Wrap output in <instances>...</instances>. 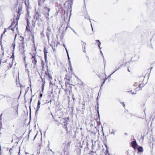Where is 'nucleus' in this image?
<instances>
[{
	"label": "nucleus",
	"mask_w": 155,
	"mask_h": 155,
	"mask_svg": "<svg viewBox=\"0 0 155 155\" xmlns=\"http://www.w3.org/2000/svg\"><path fill=\"white\" fill-rule=\"evenodd\" d=\"M50 10V9L49 8L45 7L44 8V14L45 15V16L48 19H49V12Z\"/></svg>",
	"instance_id": "f257e3e1"
},
{
	"label": "nucleus",
	"mask_w": 155,
	"mask_h": 155,
	"mask_svg": "<svg viewBox=\"0 0 155 155\" xmlns=\"http://www.w3.org/2000/svg\"><path fill=\"white\" fill-rule=\"evenodd\" d=\"M141 85V82H135L134 84V89L136 90L139 88V89L140 88Z\"/></svg>",
	"instance_id": "f03ea898"
},
{
	"label": "nucleus",
	"mask_w": 155,
	"mask_h": 155,
	"mask_svg": "<svg viewBox=\"0 0 155 155\" xmlns=\"http://www.w3.org/2000/svg\"><path fill=\"white\" fill-rule=\"evenodd\" d=\"M132 146L134 149H135L137 146V144L135 140L133 141L131 143Z\"/></svg>",
	"instance_id": "7ed1b4c3"
},
{
	"label": "nucleus",
	"mask_w": 155,
	"mask_h": 155,
	"mask_svg": "<svg viewBox=\"0 0 155 155\" xmlns=\"http://www.w3.org/2000/svg\"><path fill=\"white\" fill-rule=\"evenodd\" d=\"M14 26L15 28H16L17 30L18 29V26H17V24H15L13 23H12V24L11 26H10L11 29V30H12L13 31H14V28H13Z\"/></svg>",
	"instance_id": "20e7f679"
},
{
	"label": "nucleus",
	"mask_w": 155,
	"mask_h": 155,
	"mask_svg": "<svg viewBox=\"0 0 155 155\" xmlns=\"http://www.w3.org/2000/svg\"><path fill=\"white\" fill-rule=\"evenodd\" d=\"M40 16L39 14L38 13H36L34 16V19H35L36 20H38V18H39Z\"/></svg>",
	"instance_id": "39448f33"
},
{
	"label": "nucleus",
	"mask_w": 155,
	"mask_h": 155,
	"mask_svg": "<svg viewBox=\"0 0 155 155\" xmlns=\"http://www.w3.org/2000/svg\"><path fill=\"white\" fill-rule=\"evenodd\" d=\"M138 151L139 152H142L143 151V148L141 146L137 148Z\"/></svg>",
	"instance_id": "423d86ee"
},
{
	"label": "nucleus",
	"mask_w": 155,
	"mask_h": 155,
	"mask_svg": "<svg viewBox=\"0 0 155 155\" xmlns=\"http://www.w3.org/2000/svg\"><path fill=\"white\" fill-rule=\"evenodd\" d=\"M40 107V106L37 105V106L36 107V114H37L38 113V112L39 109Z\"/></svg>",
	"instance_id": "0eeeda50"
},
{
	"label": "nucleus",
	"mask_w": 155,
	"mask_h": 155,
	"mask_svg": "<svg viewBox=\"0 0 155 155\" xmlns=\"http://www.w3.org/2000/svg\"><path fill=\"white\" fill-rule=\"evenodd\" d=\"M69 69H70V71L71 72H72L73 71V70L72 69L71 63H70V66H69Z\"/></svg>",
	"instance_id": "6e6552de"
},
{
	"label": "nucleus",
	"mask_w": 155,
	"mask_h": 155,
	"mask_svg": "<svg viewBox=\"0 0 155 155\" xmlns=\"http://www.w3.org/2000/svg\"><path fill=\"white\" fill-rule=\"evenodd\" d=\"M96 41H97L98 42H99V44H98V47H99V48L100 49H101V47H100V46L101 44V42L100 41H99V40H97Z\"/></svg>",
	"instance_id": "1a4fd4ad"
},
{
	"label": "nucleus",
	"mask_w": 155,
	"mask_h": 155,
	"mask_svg": "<svg viewBox=\"0 0 155 155\" xmlns=\"http://www.w3.org/2000/svg\"><path fill=\"white\" fill-rule=\"evenodd\" d=\"M82 46H84V48H85V46L86 45V43L82 41Z\"/></svg>",
	"instance_id": "9d476101"
},
{
	"label": "nucleus",
	"mask_w": 155,
	"mask_h": 155,
	"mask_svg": "<svg viewBox=\"0 0 155 155\" xmlns=\"http://www.w3.org/2000/svg\"><path fill=\"white\" fill-rule=\"evenodd\" d=\"M64 121H66V122H67L69 120V117L68 118H64Z\"/></svg>",
	"instance_id": "9b49d317"
},
{
	"label": "nucleus",
	"mask_w": 155,
	"mask_h": 155,
	"mask_svg": "<svg viewBox=\"0 0 155 155\" xmlns=\"http://www.w3.org/2000/svg\"><path fill=\"white\" fill-rule=\"evenodd\" d=\"M39 2V4H40V3H43L44 2L45 0H38Z\"/></svg>",
	"instance_id": "f8f14e48"
},
{
	"label": "nucleus",
	"mask_w": 155,
	"mask_h": 155,
	"mask_svg": "<svg viewBox=\"0 0 155 155\" xmlns=\"http://www.w3.org/2000/svg\"><path fill=\"white\" fill-rule=\"evenodd\" d=\"M115 131L114 130H113L112 131L110 132V133L111 134H113L114 135L115 134Z\"/></svg>",
	"instance_id": "ddd939ff"
},
{
	"label": "nucleus",
	"mask_w": 155,
	"mask_h": 155,
	"mask_svg": "<svg viewBox=\"0 0 155 155\" xmlns=\"http://www.w3.org/2000/svg\"><path fill=\"white\" fill-rule=\"evenodd\" d=\"M130 92H131L132 93V94H136V91L133 92L132 90H131L130 91Z\"/></svg>",
	"instance_id": "4468645a"
},
{
	"label": "nucleus",
	"mask_w": 155,
	"mask_h": 155,
	"mask_svg": "<svg viewBox=\"0 0 155 155\" xmlns=\"http://www.w3.org/2000/svg\"><path fill=\"white\" fill-rule=\"evenodd\" d=\"M41 101L40 100H39L38 101V105H40L41 104Z\"/></svg>",
	"instance_id": "2eb2a0df"
},
{
	"label": "nucleus",
	"mask_w": 155,
	"mask_h": 155,
	"mask_svg": "<svg viewBox=\"0 0 155 155\" xmlns=\"http://www.w3.org/2000/svg\"><path fill=\"white\" fill-rule=\"evenodd\" d=\"M28 25H27V26L26 27V29L27 30L29 31V27L28 26Z\"/></svg>",
	"instance_id": "dca6fc26"
},
{
	"label": "nucleus",
	"mask_w": 155,
	"mask_h": 155,
	"mask_svg": "<svg viewBox=\"0 0 155 155\" xmlns=\"http://www.w3.org/2000/svg\"><path fill=\"white\" fill-rule=\"evenodd\" d=\"M13 46V50H14V49H15V44H14V43H13L12 44V45Z\"/></svg>",
	"instance_id": "f3484780"
},
{
	"label": "nucleus",
	"mask_w": 155,
	"mask_h": 155,
	"mask_svg": "<svg viewBox=\"0 0 155 155\" xmlns=\"http://www.w3.org/2000/svg\"><path fill=\"white\" fill-rule=\"evenodd\" d=\"M37 62V61L35 59H34V61H33V62H34L35 63H36V62Z\"/></svg>",
	"instance_id": "a211bd4d"
},
{
	"label": "nucleus",
	"mask_w": 155,
	"mask_h": 155,
	"mask_svg": "<svg viewBox=\"0 0 155 155\" xmlns=\"http://www.w3.org/2000/svg\"><path fill=\"white\" fill-rule=\"evenodd\" d=\"M47 52H45V53H44L45 57V59L46 58V54H47Z\"/></svg>",
	"instance_id": "6ab92c4d"
},
{
	"label": "nucleus",
	"mask_w": 155,
	"mask_h": 155,
	"mask_svg": "<svg viewBox=\"0 0 155 155\" xmlns=\"http://www.w3.org/2000/svg\"><path fill=\"white\" fill-rule=\"evenodd\" d=\"M52 49L54 52H56V49L53 47H52Z\"/></svg>",
	"instance_id": "aec40b11"
},
{
	"label": "nucleus",
	"mask_w": 155,
	"mask_h": 155,
	"mask_svg": "<svg viewBox=\"0 0 155 155\" xmlns=\"http://www.w3.org/2000/svg\"><path fill=\"white\" fill-rule=\"evenodd\" d=\"M25 154L26 155H27V154H28V155H29V153H28V152H25Z\"/></svg>",
	"instance_id": "412c9836"
},
{
	"label": "nucleus",
	"mask_w": 155,
	"mask_h": 155,
	"mask_svg": "<svg viewBox=\"0 0 155 155\" xmlns=\"http://www.w3.org/2000/svg\"><path fill=\"white\" fill-rule=\"evenodd\" d=\"M105 153L106 154V155H109V153L107 152H106Z\"/></svg>",
	"instance_id": "4be33fe9"
},
{
	"label": "nucleus",
	"mask_w": 155,
	"mask_h": 155,
	"mask_svg": "<svg viewBox=\"0 0 155 155\" xmlns=\"http://www.w3.org/2000/svg\"><path fill=\"white\" fill-rule=\"evenodd\" d=\"M32 58H33L35 59V56L34 55H32Z\"/></svg>",
	"instance_id": "5701e85b"
},
{
	"label": "nucleus",
	"mask_w": 155,
	"mask_h": 155,
	"mask_svg": "<svg viewBox=\"0 0 155 155\" xmlns=\"http://www.w3.org/2000/svg\"><path fill=\"white\" fill-rule=\"evenodd\" d=\"M42 94H41L40 95V98H41L42 97Z\"/></svg>",
	"instance_id": "b1692460"
},
{
	"label": "nucleus",
	"mask_w": 155,
	"mask_h": 155,
	"mask_svg": "<svg viewBox=\"0 0 155 155\" xmlns=\"http://www.w3.org/2000/svg\"><path fill=\"white\" fill-rule=\"evenodd\" d=\"M29 80H30V85L31 86V81L30 80V78H29Z\"/></svg>",
	"instance_id": "393cba45"
},
{
	"label": "nucleus",
	"mask_w": 155,
	"mask_h": 155,
	"mask_svg": "<svg viewBox=\"0 0 155 155\" xmlns=\"http://www.w3.org/2000/svg\"><path fill=\"white\" fill-rule=\"evenodd\" d=\"M100 51V52H101V54L102 56H103V53H102V52L101 51Z\"/></svg>",
	"instance_id": "a878e982"
},
{
	"label": "nucleus",
	"mask_w": 155,
	"mask_h": 155,
	"mask_svg": "<svg viewBox=\"0 0 155 155\" xmlns=\"http://www.w3.org/2000/svg\"><path fill=\"white\" fill-rule=\"evenodd\" d=\"M69 65H70V63H71V62H70V60H69Z\"/></svg>",
	"instance_id": "bb28decb"
},
{
	"label": "nucleus",
	"mask_w": 155,
	"mask_h": 155,
	"mask_svg": "<svg viewBox=\"0 0 155 155\" xmlns=\"http://www.w3.org/2000/svg\"><path fill=\"white\" fill-rule=\"evenodd\" d=\"M66 52H67V53L68 56V51H66Z\"/></svg>",
	"instance_id": "cd10ccee"
},
{
	"label": "nucleus",
	"mask_w": 155,
	"mask_h": 155,
	"mask_svg": "<svg viewBox=\"0 0 155 155\" xmlns=\"http://www.w3.org/2000/svg\"><path fill=\"white\" fill-rule=\"evenodd\" d=\"M117 69H116V70H115V71L114 72H113V73L111 74H113V73H114V72H115L116 71H117Z\"/></svg>",
	"instance_id": "c85d7f7f"
},
{
	"label": "nucleus",
	"mask_w": 155,
	"mask_h": 155,
	"mask_svg": "<svg viewBox=\"0 0 155 155\" xmlns=\"http://www.w3.org/2000/svg\"><path fill=\"white\" fill-rule=\"evenodd\" d=\"M123 106H124V107L125 106V105L124 104V103H123Z\"/></svg>",
	"instance_id": "c756f323"
},
{
	"label": "nucleus",
	"mask_w": 155,
	"mask_h": 155,
	"mask_svg": "<svg viewBox=\"0 0 155 155\" xmlns=\"http://www.w3.org/2000/svg\"><path fill=\"white\" fill-rule=\"evenodd\" d=\"M68 60H70V58H69V56H68Z\"/></svg>",
	"instance_id": "7c9ffc66"
},
{
	"label": "nucleus",
	"mask_w": 155,
	"mask_h": 155,
	"mask_svg": "<svg viewBox=\"0 0 155 155\" xmlns=\"http://www.w3.org/2000/svg\"><path fill=\"white\" fill-rule=\"evenodd\" d=\"M65 50H66V51H67V48H65Z\"/></svg>",
	"instance_id": "2f4dec72"
},
{
	"label": "nucleus",
	"mask_w": 155,
	"mask_h": 155,
	"mask_svg": "<svg viewBox=\"0 0 155 155\" xmlns=\"http://www.w3.org/2000/svg\"><path fill=\"white\" fill-rule=\"evenodd\" d=\"M20 149H19V153H18V154H19V153H20Z\"/></svg>",
	"instance_id": "473e14b6"
},
{
	"label": "nucleus",
	"mask_w": 155,
	"mask_h": 155,
	"mask_svg": "<svg viewBox=\"0 0 155 155\" xmlns=\"http://www.w3.org/2000/svg\"><path fill=\"white\" fill-rule=\"evenodd\" d=\"M11 148L9 150V152H10L11 151Z\"/></svg>",
	"instance_id": "72a5a7b5"
},
{
	"label": "nucleus",
	"mask_w": 155,
	"mask_h": 155,
	"mask_svg": "<svg viewBox=\"0 0 155 155\" xmlns=\"http://www.w3.org/2000/svg\"><path fill=\"white\" fill-rule=\"evenodd\" d=\"M63 46H64V47L65 48V45H63Z\"/></svg>",
	"instance_id": "f704fd0d"
},
{
	"label": "nucleus",
	"mask_w": 155,
	"mask_h": 155,
	"mask_svg": "<svg viewBox=\"0 0 155 155\" xmlns=\"http://www.w3.org/2000/svg\"><path fill=\"white\" fill-rule=\"evenodd\" d=\"M36 135L35 136V138L36 137Z\"/></svg>",
	"instance_id": "c9c22d12"
},
{
	"label": "nucleus",
	"mask_w": 155,
	"mask_h": 155,
	"mask_svg": "<svg viewBox=\"0 0 155 155\" xmlns=\"http://www.w3.org/2000/svg\"><path fill=\"white\" fill-rule=\"evenodd\" d=\"M43 89H44V87H43Z\"/></svg>",
	"instance_id": "e433bc0d"
}]
</instances>
